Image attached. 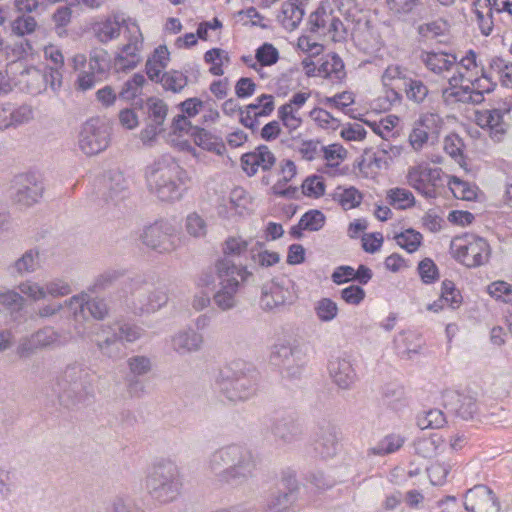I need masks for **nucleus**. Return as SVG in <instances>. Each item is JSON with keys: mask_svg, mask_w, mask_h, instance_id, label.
Here are the masks:
<instances>
[{"mask_svg": "<svg viewBox=\"0 0 512 512\" xmlns=\"http://www.w3.org/2000/svg\"><path fill=\"white\" fill-rule=\"evenodd\" d=\"M405 443V437L391 433L383 437L369 452L373 455H387L399 450Z\"/></svg>", "mask_w": 512, "mask_h": 512, "instance_id": "nucleus-45", "label": "nucleus"}, {"mask_svg": "<svg viewBox=\"0 0 512 512\" xmlns=\"http://www.w3.org/2000/svg\"><path fill=\"white\" fill-rule=\"evenodd\" d=\"M180 227L174 221L161 220L146 226L140 239L144 245L160 253L174 251L179 245Z\"/></svg>", "mask_w": 512, "mask_h": 512, "instance_id": "nucleus-8", "label": "nucleus"}, {"mask_svg": "<svg viewBox=\"0 0 512 512\" xmlns=\"http://www.w3.org/2000/svg\"><path fill=\"white\" fill-rule=\"evenodd\" d=\"M407 69L397 64L389 65L382 74V83L385 87L389 88L390 97L392 101H400L401 95L397 91L402 86H405L408 81Z\"/></svg>", "mask_w": 512, "mask_h": 512, "instance_id": "nucleus-31", "label": "nucleus"}, {"mask_svg": "<svg viewBox=\"0 0 512 512\" xmlns=\"http://www.w3.org/2000/svg\"><path fill=\"white\" fill-rule=\"evenodd\" d=\"M248 203L246 191L241 187H236L231 190L227 198L222 199V203L218 207V214L223 218L240 215L246 210Z\"/></svg>", "mask_w": 512, "mask_h": 512, "instance_id": "nucleus-29", "label": "nucleus"}, {"mask_svg": "<svg viewBox=\"0 0 512 512\" xmlns=\"http://www.w3.org/2000/svg\"><path fill=\"white\" fill-rule=\"evenodd\" d=\"M34 109L31 105L5 102L0 104V130L17 128L32 121Z\"/></svg>", "mask_w": 512, "mask_h": 512, "instance_id": "nucleus-19", "label": "nucleus"}, {"mask_svg": "<svg viewBox=\"0 0 512 512\" xmlns=\"http://www.w3.org/2000/svg\"><path fill=\"white\" fill-rule=\"evenodd\" d=\"M337 446L336 434L331 429L322 430L314 441V450L323 458L334 456L337 452Z\"/></svg>", "mask_w": 512, "mask_h": 512, "instance_id": "nucleus-42", "label": "nucleus"}, {"mask_svg": "<svg viewBox=\"0 0 512 512\" xmlns=\"http://www.w3.org/2000/svg\"><path fill=\"white\" fill-rule=\"evenodd\" d=\"M275 437L286 443L297 440L301 435V429L297 423L292 420L277 421L272 428Z\"/></svg>", "mask_w": 512, "mask_h": 512, "instance_id": "nucleus-51", "label": "nucleus"}, {"mask_svg": "<svg viewBox=\"0 0 512 512\" xmlns=\"http://www.w3.org/2000/svg\"><path fill=\"white\" fill-rule=\"evenodd\" d=\"M329 372L333 381L342 389H348L356 379L355 370L349 360L336 358L330 361Z\"/></svg>", "mask_w": 512, "mask_h": 512, "instance_id": "nucleus-34", "label": "nucleus"}, {"mask_svg": "<svg viewBox=\"0 0 512 512\" xmlns=\"http://www.w3.org/2000/svg\"><path fill=\"white\" fill-rule=\"evenodd\" d=\"M494 88L495 83L482 72L459 87L444 88L442 97L449 104L455 102L480 104L484 100V94L491 93Z\"/></svg>", "mask_w": 512, "mask_h": 512, "instance_id": "nucleus-10", "label": "nucleus"}, {"mask_svg": "<svg viewBox=\"0 0 512 512\" xmlns=\"http://www.w3.org/2000/svg\"><path fill=\"white\" fill-rule=\"evenodd\" d=\"M134 21L131 18H123L119 14H113L93 26V31L97 40L103 44H107L119 38L121 30L126 29V22Z\"/></svg>", "mask_w": 512, "mask_h": 512, "instance_id": "nucleus-23", "label": "nucleus"}, {"mask_svg": "<svg viewBox=\"0 0 512 512\" xmlns=\"http://www.w3.org/2000/svg\"><path fill=\"white\" fill-rule=\"evenodd\" d=\"M296 348L291 344L282 342L274 345L272 351V361L277 365L289 364L290 359L294 357Z\"/></svg>", "mask_w": 512, "mask_h": 512, "instance_id": "nucleus-64", "label": "nucleus"}, {"mask_svg": "<svg viewBox=\"0 0 512 512\" xmlns=\"http://www.w3.org/2000/svg\"><path fill=\"white\" fill-rule=\"evenodd\" d=\"M414 124L425 131L433 142L437 143L444 125L442 117L437 113H424Z\"/></svg>", "mask_w": 512, "mask_h": 512, "instance_id": "nucleus-40", "label": "nucleus"}, {"mask_svg": "<svg viewBox=\"0 0 512 512\" xmlns=\"http://www.w3.org/2000/svg\"><path fill=\"white\" fill-rule=\"evenodd\" d=\"M448 400L451 408L465 420L472 419L478 411L477 399L470 392H452Z\"/></svg>", "mask_w": 512, "mask_h": 512, "instance_id": "nucleus-33", "label": "nucleus"}, {"mask_svg": "<svg viewBox=\"0 0 512 512\" xmlns=\"http://www.w3.org/2000/svg\"><path fill=\"white\" fill-rule=\"evenodd\" d=\"M44 184L33 173H22L13 177L9 186V197L13 204L30 208L39 203L44 194Z\"/></svg>", "mask_w": 512, "mask_h": 512, "instance_id": "nucleus-9", "label": "nucleus"}, {"mask_svg": "<svg viewBox=\"0 0 512 512\" xmlns=\"http://www.w3.org/2000/svg\"><path fill=\"white\" fill-rule=\"evenodd\" d=\"M170 53L166 46H158L148 57L145 63V72L148 78L153 82H158L162 72L168 66Z\"/></svg>", "mask_w": 512, "mask_h": 512, "instance_id": "nucleus-35", "label": "nucleus"}, {"mask_svg": "<svg viewBox=\"0 0 512 512\" xmlns=\"http://www.w3.org/2000/svg\"><path fill=\"white\" fill-rule=\"evenodd\" d=\"M110 142V134L106 125L98 118L87 120L78 135V147L88 156L104 151Z\"/></svg>", "mask_w": 512, "mask_h": 512, "instance_id": "nucleus-14", "label": "nucleus"}, {"mask_svg": "<svg viewBox=\"0 0 512 512\" xmlns=\"http://www.w3.org/2000/svg\"><path fill=\"white\" fill-rule=\"evenodd\" d=\"M450 249L453 257L469 268L486 264L491 255L489 243L484 238L475 235H465L453 239Z\"/></svg>", "mask_w": 512, "mask_h": 512, "instance_id": "nucleus-7", "label": "nucleus"}, {"mask_svg": "<svg viewBox=\"0 0 512 512\" xmlns=\"http://www.w3.org/2000/svg\"><path fill=\"white\" fill-rule=\"evenodd\" d=\"M255 58L262 70L264 66H271L278 61L279 52L272 44L264 43L256 50Z\"/></svg>", "mask_w": 512, "mask_h": 512, "instance_id": "nucleus-63", "label": "nucleus"}, {"mask_svg": "<svg viewBox=\"0 0 512 512\" xmlns=\"http://www.w3.org/2000/svg\"><path fill=\"white\" fill-rule=\"evenodd\" d=\"M146 83L144 75L135 73L122 86L119 96L125 100H133L141 94L142 88Z\"/></svg>", "mask_w": 512, "mask_h": 512, "instance_id": "nucleus-54", "label": "nucleus"}, {"mask_svg": "<svg viewBox=\"0 0 512 512\" xmlns=\"http://www.w3.org/2000/svg\"><path fill=\"white\" fill-rule=\"evenodd\" d=\"M178 466L170 460L157 462L145 479L148 495L157 503L167 504L178 498L182 489Z\"/></svg>", "mask_w": 512, "mask_h": 512, "instance_id": "nucleus-3", "label": "nucleus"}, {"mask_svg": "<svg viewBox=\"0 0 512 512\" xmlns=\"http://www.w3.org/2000/svg\"><path fill=\"white\" fill-rule=\"evenodd\" d=\"M406 97L415 103H422L428 96L429 90L425 83L418 79L409 78L405 86Z\"/></svg>", "mask_w": 512, "mask_h": 512, "instance_id": "nucleus-58", "label": "nucleus"}, {"mask_svg": "<svg viewBox=\"0 0 512 512\" xmlns=\"http://www.w3.org/2000/svg\"><path fill=\"white\" fill-rule=\"evenodd\" d=\"M313 311L320 322L329 323L338 317L339 307L333 299L322 297L314 302Z\"/></svg>", "mask_w": 512, "mask_h": 512, "instance_id": "nucleus-43", "label": "nucleus"}, {"mask_svg": "<svg viewBox=\"0 0 512 512\" xmlns=\"http://www.w3.org/2000/svg\"><path fill=\"white\" fill-rule=\"evenodd\" d=\"M446 185L458 199L471 201L477 197L476 188L458 177L447 175Z\"/></svg>", "mask_w": 512, "mask_h": 512, "instance_id": "nucleus-52", "label": "nucleus"}, {"mask_svg": "<svg viewBox=\"0 0 512 512\" xmlns=\"http://www.w3.org/2000/svg\"><path fill=\"white\" fill-rule=\"evenodd\" d=\"M104 338L97 341V347L102 354L115 358L121 353L119 343L121 341L134 342L142 335V329L136 325L118 324L111 332L103 330Z\"/></svg>", "mask_w": 512, "mask_h": 512, "instance_id": "nucleus-16", "label": "nucleus"}, {"mask_svg": "<svg viewBox=\"0 0 512 512\" xmlns=\"http://www.w3.org/2000/svg\"><path fill=\"white\" fill-rule=\"evenodd\" d=\"M43 56L46 61L50 64L45 66L44 68L47 71H55L60 77V82L63 84V72L62 69L64 67V55L61 49L54 44H47L43 47Z\"/></svg>", "mask_w": 512, "mask_h": 512, "instance_id": "nucleus-46", "label": "nucleus"}, {"mask_svg": "<svg viewBox=\"0 0 512 512\" xmlns=\"http://www.w3.org/2000/svg\"><path fill=\"white\" fill-rule=\"evenodd\" d=\"M464 507L468 512L500 511V503L495 493L485 485H477L467 491Z\"/></svg>", "mask_w": 512, "mask_h": 512, "instance_id": "nucleus-18", "label": "nucleus"}, {"mask_svg": "<svg viewBox=\"0 0 512 512\" xmlns=\"http://www.w3.org/2000/svg\"><path fill=\"white\" fill-rule=\"evenodd\" d=\"M454 69L456 73L448 79L449 87H459L483 72V68L477 63V55L472 50L459 62L456 60Z\"/></svg>", "mask_w": 512, "mask_h": 512, "instance_id": "nucleus-22", "label": "nucleus"}, {"mask_svg": "<svg viewBox=\"0 0 512 512\" xmlns=\"http://www.w3.org/2000/svg\"><path fill=\"white\" fill-rule=\"evenodd\" d=\"M18 81L21 88L31 96L41 95L48 90L57 95L63 85L57 72L36 66H29L22 70Z\"/></svg>", "mask_w": 512, "mask_h": 512, "instance_id": "nucleus-13", "label": "nucleus"}, {"mask_svg": "<svg viewBox=\"0 0 512 512\" xmlns=\"http://www.w3.org/2000/svg\"><path fill=\"white\" fill-rule=\"evenodd\" d=\"M215 269L218 286L213 294V302L220 311L226 312L238 305L240 283L246 281L250 273L246 267L227 259L218 261Z\"/></svg>", "mask_w": 512, "mask_h": 512, "instance_id": "nucleus-4", "label": "nucleus"}, {"mask_svg": "<svg viewBox=\"0 0 512 512\" xmlns=\"http://www.w3.org/2000/svg\"><path fill=\"white\" fill-rule=\"evenodd\" d=\"M396 243L409 253H413L418 250L422 242V235L413 230L407 229L395 236Z\"/></svg>", "mask_w": 512, "mask_h": 512, "instance_id": "nucleus-57", "label": "nucleus"}, {"mask_svg": "<svg viewBox=\"0 0 512 512\" xmlns=\"http://www.w3.org/2000/svg\"><path fill=\"white\" fill-rule=\"evenodd\" d=\"M389 203L396 209L406 210L415 205V197L413 193L406 188H392L387 192Z\"/></svg>", "mask_w": 512, "mask_h": 512, "instance_id": "nucleus-49", "label": "nucleus"}, {"mask_svg": "<svg viewBox=\"0 0 512 512\" xmlns=\"http://www.w3.org/2000/svg\"><path fill=\"white\" fill-rule=\"evenodd\" d=\"M38 24L34 17L21 15L16 17L11 23V31L14 35L23 37L36 31Z\"/></svg>", "mask_w": 512, "mask_h": 512, "instance_id": "nucleus-59", "label": "nucleus"}, {"mask_svg": "<svg viewBox=\"0 0 512 512\" xmlns=\"http://www.w3.org/2000/svg\"><path fill=\"white\" fill-rule=\"evenodd\" d=\"M167 292L162 288L135 283L132 291V309L137 315L152 314L168 303Z\"/></svg>", "mask_w": 512, "mask_h": 512, "instance_id": "nucleus-15", "label": "nucleus"}, {"mask_svg": "<svg viewBox=\"0 0 512 512\" xmlns=\"http://www.w3.org/2000/svg\"><path fill=\"white\" fill-rule=\"evenodd\" d=\"M40 266V251L37 248H31L13 262L11 269L17 275L23 276L34 273Z\"/></svg>", "mask_w": 512, "mask_h": 512, "instance_id": "nucleus-39", "label": "nucleus"}, {"mask_svg": "<svg viewBox=\"0 0 512 512\" xmlns=\"http://www.w3.org/2000/svg\"><path fill=\"white\" fill-rule=\"evenodd\" d=\"M407 183L426 198H434L438 190L446 185L447 175L440 168L415 165L408 168Z\"/></svg>", "mask_w": 512, "mask_h": 512, "instance_id": "nucleus-12", "label": "nucleus"}, {"mask_svg": "<svg viewBox=\"0 0 512 512\" xmlns=\"http://www.w3.org/2000/svg\"><path fill=\"white\" fill-rule=\"evenodd\" d=\"M192 139L195 145L216 155L221 156L226 152L222 139L203 128H196L192 133Z\"/></svg>", "mask_w": 512, "mask_h": 512, "instance_id": "nucleus-37", "label": "nucleus"}, {"mask_svg": "<svg viewBox=\"0 0 512 512\" xmlns=\"http://www.w3.org/2000/svg\"><path fill=\"white\" fill-rule=\"evenodd\" d=\"M309 115L319 127L326 130H336L340 125L338 119L322 108L312 109Z\"/></svg>", "mask_w": 512, "mask_h": 512, "instance_id": "nucleus-62", "label": "nucleus"}, {"mask_svg": "<svg viewBox=\"0 0 512 512\" xmlns=\"http://www.w3.org/2000/svg\"><path fill=\"white\" fill-rule=\"evenodd\" d=\"M371 130L384 140H389L395 135L394 129L399 123L395 115H388L379 121L366 122Z\"/></svg>", "mask_w": 512, "mask_h": 512, "instance_id": "nucleus-53", "label": "nucleus"}, {"mask_svg": "<svg viewBox=\"0 0 512 512\" xmlns=\"http://www.w3.org/2000/svg\"><path fill=\"white\" fill-rule=\"evenodd\" d=\"M66 308L76 321L86 320L85 310L97 320H102L108 315V307L103 299L91 298L87 293L81 292L66 299Z\"/></svg>", "mask_w": 512, "mask_h": 512, "instance_id": "nucleus-17", "label": "nucleus"}, {"mask_svg": "<svg viewBox=\"0 0 512 512\" xmlns=\"http://www.w3.org/2000/svg\"><path fill=\"white\" fill-rule=\"evenodd\" d=\"M204 60L211 65L209 69L211 74L222 76L224 74L223 67L229 64L230 57L227 51L220 48H213L204 54Z\"/></svg>", "mask_w": 512, "mask_h": 512, "instance_id": "nucleus-48", "label": "nucleus"}, {"mask_svg": "<svg viewBox=\"0 0 512 512\" xmlns=\"http://www.w3.org/2000/svg\"><path fill=\"white\" fill-rule=\"evenodd\" d=\"M421 60L429 71L437 75L449 73L456 66V56L446 52H423Z\"/></svg>", "mask_w": 512, "mask_h": 512, "instance_id": "nucleus-30", "label": "nucleus"}, {"mask_svg": "<svg viewBox=\"0 0 512 512\" xmlns=\"http://www.w3.org/2000/svg\"><path fill=\"white\" fill-rule=\"evenodd\" d=\"M234 366H228L220 371V389L231 402L249 400L257 393V373L250 368H240L238 363Z\"/></svg>", "mask_w": 512, "mask_h": 512, "instance_id": "nucleus-5", "label": "nucleus"}, {"mask_svg": "<svg viewBox=\"0 0 512 512\" xmlns=\"http://www.w3.org/2000/svg\"><path fill=\"white\" fill-rule=\"evenodd\" d=\"M333 199L336 201L344 210H350L359 206L362 202L363 195L355 187H343L338 186L333 193Z\"/></svg>", "mask_w": 512, "mask_h": 512, "instance_id": "nucleus-41", "label": "nucleus"}, {"mask_svg": "<svg viewBox=\"0 0 512 512\" xmlns=\"http://www.w3.org/2000/svg\"><path fill=\"white\" fill-rule=\"evenodd\" d=\"M479 127L486 130L494 141H500L506 133L507 124L498 109L479 111L475 115Z\"/></svg>", "mask_w": 512, "mask_h": 512, "instance_id": "nucleus-25", "label": "nucleus"}, {"mask_svg": "<svg viewBox=\"0 0 512 512\" xmlns=\"http://www.w3.org/2000/svg\"><path fill=\"white\" fill-rule=\"evenodd\" d=\"M489 69L495 75L502 86L512 88V63L499 56H493L489 60Z\"/></svg>", "mask_w": 512, "mask_h": 512, "instance_id": "nucleus-44", "label": "nucleus"}, {"mask_svg": "<svg viewBox=\"0 0 512 512\" xmlns=\"http://www.w3.org/2000/svg\"><path fill=\"white\" fill-rule=\"evenodd\" d=\"M275 109V99L273 95L262 94L255 101L246 105L240 111V123L249 129H255L259 125L260 117L269 116Z\"/></svg>", "mask_w": 512, "mask_h": 512, "instance_id": "nucleus-20", "label": "nucleus"}, {"mask_svg": "<svg viewBox=\"0 0 512 512\" xmlns=\"http://www.w3.org/2000/svg\"><path fill=\"white\" fill-rule=\"evenodd\" d=\"M291 302L292 294L288 288L275 282L263 286L260 305L264 310H274Z\"/></svg>", "mask_w": 512, "mask_h": 512, "instance_id": "nucleus-27", "label": "nucleus"}, {"mask_svg": "<svg viewBox=\"0 0 512 512\" xmlns=\"http://www.w3.org/2000/svg\"><path fill=\"white\" fill-rule=\"evenodd\" d=\"M147 109L150 122L162 125L167 116V105L159 98L151 97L147 100Z\"/></svg>", "mask_w": 512, "mask_h": 512, "instance_id": "nucleus-60", "label": "nucleus"}, {"mask_svg": "<svg viewBox=\"0 0 512 512\" xmlns=\"http://www.w3.org/2000/svg\"><path fill=\"white\" fill-rule=\"evenodd\" d=\"M308 0H289L283 3L277 15V21L287 31H293L301 23L304 16L303 5Z\"/></svg>", "mask_w": 512, "mask_h": 512, "instance_id": "nucleus-28", "label": "nucleus"}, {"mask_svg": "<svg viewBox=\"0 0 512 512\" xmlns=\"http://www.w3.org/2000/svg\"><path fill=\"white\" fill-rule=\"evenodd\" d=\"M415 452L424 458H434L445 449V439L439 434L420 438L414 442Z\"/></svg>", "mask_w": 512, "mask_h": 512, "instance_id": "nucleus-38", "label": "nucleus"}, {"mask_svg": "<svg viewBox=\"0 0 512 512\" xmlns=\"http://www.w3.org/2000/svg\"><path fill=\"white\" fill-rule=\"evenodd\" d=\"M208 467L220 482L230 483L251 477L256 461L249 449L231 444L214 451L209 457Z\"/></svg>", "mask_w": 512, "mask_h": 512, "instance_id": "nucleus-2", "label": "nucleus"}, {"mask_svg": "<svg viewBox=\"0 0 512 512\" xmlns=\"http://www.w3.org/2000/svg\"><path fill=\"white\" fill-rule=\"evenodd\" d=\"M345 67L342 59L335 53L327 54L318 66V77L337 82L345 77Z\"/></svg>", "mask_w": 512, "mask_h": 512, "instance_id": "nucleus-36", "label": "nucleus"}, {"mask_svg": "<svg viewBox=\"0 0 512 512\" xmlns=\"http://www.w3.org/2000/svg\"><path fill=\"white\" fill-rule=\"evenodd\" d=\"M145 178L149 191L159 200H180L187 190L190 177L170 155H162L146 167Z\"/></svg>", "mask_w": 512, "mask_h": 512, "instance_id": "nucleus-1", "label": "nucleus"}, {"mask_svg": "<svg viewBox=\"0 0 512 512\" xmlns=\"http://www.w3.org/2000/svg\"><path fill=\"white\" fill-rule=\"evenodd\" d=\"M17 289L24 298V303L27 300L39 302L48 297L52 299L61 298L72 292L69 282L58 277L44 281H37L32 278L26 279L18 284Z\"/></svg>", "mask_w": 512, "mask_h": 512, "instance_id": "nucleus-11", "label": "nucleus"}, {"mask_svg": "<svg viewBox=\"0 0 512 512\" xmlns=\"http://www.w3.org/2000/svg\"><path fill=\"white\" fill-rule=\"evenodd\" d=\"M171 348L179 355H187L201 350L204 337L195 329L188 327L175 332L170 339Z\"/></svg>", "mask_w": 512, "mask_h": 512, "instance_id": "nucleus-21", "label": "nucleus"}, {"mask_svg": "<svg viewBox=\"0 0 512 512\" xmlns=\"http://www.w3.org/2000/svg\"><path fill=\"white\" fill-rule=\"evenodd\" d=\"M325 224V216L321 211L310 210L302 215L299 221V228L309 231H318Z\"/></svg>", "mask_w": 512, "mask_h": 512, "instance_id": "nucleus-61", "label": "nucleus"}, {"mask_svg": "<svg viewBox=\"0 0 512 512\" xmlns=\"http://www.w3.org/2000/svg\"><path fill=\"white\" fill-rule=\"evenodd\" d=\"M144 36L136 21L126 22V29L121 43L113 57L112 66L116 72L134 70L142 62Z\"/></svg>", "mask_w": 512, "mask_h": 512, "instance_id": "nucleus-6", "label": "nucleus"}, {"mask_svg": "<svg viewBox=\"0 0 512 512\" xmlns=\"http://www.w3.org/2000/svg\"><path fill=\"white\" fill-rule=\"evenodd\" d=\"M243 170L249 175H255L259 168L268 170L275 164V156L267 146H259L254 151L241 157Z\"/></svg>", "mask_w": 512, "mask_h": 512, "instance_id": "nucleus-24", "label": "nucleus"}, {"mask_svg": "<svg viewBox=\"0 0 512 512\" xmlns=\"http://www.w3.org/2000/svg\"><path fill=\"white\" fill-rule=\"evenodd\" d=\"M64 389L74 393L86 391L91 383L90 370L81 364L68 365L62 376Z\"/></svg>", "mask_w": 512, "mask_h": 512, "instance_id": "nucleus-26", "label": "nucleus"}, {"mask_svg": "<svg viewBox=\"0 0 512 512\" xmlns=\"http://www.w3.org/2000/svg\"><path fill=\"white\" fill-rule=\"evenodd\" d=\"M447 423L446 417L440 409H429L417 415V426L424 429H439Z\"/></svg>", "mask_w": 512, "mask_h": 512, "instance_id": "nucleus-47", "label": "nucleus"}, {"mask_svg": "<svg viewBox=\"0 0 512 512\" xmlns=\"http://www.w3.org/2000/svg\"><path fill=\"white\" fill-rule=\"evenodd\" d=\"M158 82L166 91L180 93L187 86L188 77L181 71L170 70L164 72Z\"/></svg>", "mask_w": 512, "mask_h": 512, "instance_id": "nucleus-50", "label": "nucleus"}, {"mask_svg": "<svg viewBox=\"0 0 512 512\" xmlns=\"http://www.w3.org/2000/svg\"><path fill=\"white\" fill-rule=\"evenodd\" d=\"M487 293L497 301L512 305V284L498 280L490 283Z\"/></svg>", "mask_w": 512, "mask_h": 512, "instance_id": "nucleus-56", "label": "nucleus"}, {"mask_svg": "<svg viewBox=\"0 0 512 512\" xmlns=\"http://www.w3.org/2000/svg\"><path fill=\"white\" fill-rule=\"evenodd\" d=\"M278 118L290 132L297 130L302 125L299 110L291 108L290 105L283 104L278 108Z\"/></svg>", "mask_w": 512, "mask_h": 512, "instance_id": "nucleus-55", "label": "nucleus"}, {"mask_svg": "<svg viewBox=\"0 0 512 512\" xmlns=\"http://www.w3.org/2000/svg\"><path fill=\"white\" fill-rule=\"evenodd\" d=\"M128 181L119 170H111L104 175L103 195L113 202L122 199L126 193Z\"/></svg>", "mask_w": 512, "mask_h": 512, "instance_id": "nucleus-32", "label": "nucleus"}]
</instances>
